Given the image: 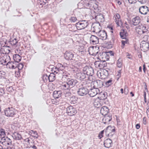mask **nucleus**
I'll return each instance as SVG.
<instances>
[{
    "label": "nucleus",
    "instance_id": "55",
    "mask_svg": "<svg viewBox=\"0 0 149 149\" xmlns=\"http://www.w3.org/2000/svg\"><path fill=\"white\" fill-rule=\"evenodd\" d=\"M120 16L119 14H116V16H115V19H120Z\"/></svg>",
    "mask_w": 149,
    "mask_h": 149
},
{
    "label": "nucleus",
    "instance_id": "16",
    "mask_svg": "<svg viewBox=\"0 0 149 149\" xmlns=\"http://www.w3.org/2000/svg\"><path fill=\"white\" fill-rule=\"evenodd\" d=\"M88 93V91L87 89L84 88H80L78 91V94L81 96L86 95Z\"/></svg>",
    "mask_w": 149,
    "mask_h": 149
},
{
    "label": "nucleus",
    "instance_id": "53",
    "mask_svg": "<svg viewBox=\"0 0 149 149\" xmlns=\"http://www.w3.org/2000/svg\"><path fill=\"white\" fill-rule=\"evenodd\" d=\"M108 28H109V30H110V32L112 33H113V27L111 26H108Z\"/></svg>",
    "mask_w": 149,
    "mask_h": 149
},
{
    "label": "nucleus",
    "instance_id": "8",
    "mask_svg": "<svg viewBox=\"0 0 149 149\" xmlns=\"http://www.w3.org/2000/svg\"><path fill=\"white\" fill-rule=\"evenodd\" d=\"M10 60V57L8 55H3L0 58V64L3 65H6V63L8 62Z\"/></svg>",
    "mask_w": 149,
    "mask_h": 149
},
{
    "label": "nucleus",
    "instance_id": "44",
    "mask_svg": "<svg viewBox=\"0 0 149 149\" xmlns=\"http://www.w3.org/2000/svg\"><path fill=\"white\" fill-rule=\"evenodd\" d=\"M5 132L2 129H0V137H4L5 135Z\"/></svg>",
    "mask_w": 149,
    "mask_h": 149
},
{
    "label": "nucleus",
    "instance_id": "22",
    "mask_svg": "<svg viewBox=\"0 0 149 149\" xmlns=\"http://www.w3.org/2000/svg\"><path fill=\"white\" fill-rule=\"evenodd\" d=\"M102 82L98 80L94 81L91 83V86H92L93 88H97L100 86V84Z\"/></svg>",
    "mask_w": 149,
    "mask_h": 149
},
{
    "label": "nucleus",
    "instance_id": "19",
    "mask_svg": "<svg viewBox=\"0 0 149 149\" xmlns=\"http://www.w3.org/2000/svg\"><path fill=\"white\" fill-rule=\"evenodd\" d=\"M109 109L108 108L105 106L102 107L100 109V113L103 115H106L109 112Z\"/></svg>",
    "mask_w": 149,
    "mask_h": 149
},
{
    "label": "nucleus",
    "instance_id": "24",
    "mask_svg": "<svg viewBox=\"0 0 149 149\" xmlns=\"http://www.w3.org/2000/svg\"><path fill=\"white\" fill-rule=\"evenodd\" d=\"M13 138L15 139L20 140L22 139V135L19 133L14 132L12 135Z\"/></svg>",
    "mask_w": 149,
    "mask_h": 149
},
{
    "label": "nucleus",
    "instance_id": "30",
    "mask_svg": "<svg viewBox=\"0 0 149 149\" xmlns=\"http://www.w3.org/2000/svg\"><path fill=\"white\" fill-rule=\"evenodd\" d=\"M45 77V78H46V77L48 78L50 82H52L55 79V75L54 74L51 73L48 77H47V75L44 76L43 78H44Z\"/></svg>",
    "mask_w": 149,
    "mask_h": 149
},
{
    "label": "nucleus",
    "instance_id": "47",
    "mask_svg": "<svg viewBox=\"0 0 149 149\" xmlns=\"http://www.w3.org/2000/svg\"><path fill=\"white\" fill-rule=\"evenodd\" d=\"M4 94L5 91L3 89H0V96H3Z\"/></svg>",
    "mask_w": 149,
    "mask_h": 149
},
{
    "label": "nucleus",
    "instance_id": "40",
    "mask_svg": "<svg viewBox=\"0 0 149 149\" xmlns=\"http://www.w3.org/2000/svg\"><path fill=\"white\" fill-rule=\"evenodd\" d=\"M115 22L118 26H122L123 22L121 19H116Z\"/></svg>",
    "mask_w": 149,
    "mask_h": 149
},
{
    "label": "nucleus",
    "instance_id": "31",
    "mask_svg": "<svg viewBox=\"0 0 149 149\" xmlns=\"http://www.w3.org/2000/svg\"><path fill=\"white\" fill-rule=\"evenodd\" d=\"M98 33L100 39L105 40L107 38V33L104 31H100Z\"/></svg>",
    "mask_w": 149,
    "mask_h": 149
},
{
    "label": "nucleus",
    "instance_id": "29",
    "mask_svg": "<svg viewBox=\"0 0 149 149\" xmlns=\"http://www.w3.org/2000/svg\"><path fill=\"white\" fill-rule=\"evenodd\" d=\"M112 143V141L111 139H107L104 141V145L105 147L109 148L111 147Z\"/></svg>",
    "mask_w": 149,
    "mask_h": 149
},
{
    "label": "nucleus",
    "instance_id": "63",
    "mask_svg": "<svg viewBox=\"0 0 149 149\" xmlns=\"http://www.w3.org/2000/svg\"><path fill=\"white\" fill-rule=\"evenodd\" d=\"M146 22L149 24V19H146Z\"/></svg>",
    "mask_w": 149,
    "mask_h": 149
},
{
    "label": "nucleus",
    "instance_id": "36",
    "mask_svg": "<svg viewBox=\"0 0 149 149\" xmlns=\"http://www.w3.org/2000/svg\"><path fill=\"white\" fill-rule=\"evenodd\" d=\"M13 58L14 61L17 62H19L21 59V57L18 54L14 55L13 56Z\"/></svg>",
    "mask_w": 149,
    "mask_h": 149
},
{
    "label": "nucleus",
    "instance_id": "5",
    "mask_svg": "<svg viewBox=\"0 0 149 149\" xmlns=\"http://www.w3.org/2000/svg\"><path fill=\"white\" fill-rule=\"evenodd\" d=\"M4 113L7 117H12L15 114V110L12 107H8L5 109Z\"/></svg>",
    "mask_w": 149,
    "mask_h": 149
},
{
    "label": "nucleus",
    "instance_id": "51",
    "mask_svg": "<svg viewBox=\"0 0 149 149\" xmlns=\"http://www.w3.org/2000/svg\"><path fill=\"white\" fill-rule=\"evenodd\" d=\"M136 0H128L129 2L131 3H135L136 2Z\"/></svg>",
    "mask_w": 149,
    "mask_h": 149
},
{
    "label": "nucleus",
    "instance_id": "49",
    "mask_svg": "<svg viewBox=\"0 0 149 149\" xmlns=\"http://www.w3.org/2000/svg\"><path fill=\"white\" fill-rule=\"evenodd\" d=\"M112 80L110 79L105 82V84L107 86H109L111 84Z\"/></svg>",
    "mask_w": 149,
    "mask_h": 149
},
{
    "label": "nucleus",
    "instance_id": "56",
    "mask_svg": "<svg viewBox=\"0 0 149 149\" xmlns=\"http://www.w3.org/2000/svg\"><path fill=\"white\" fill-rule=\"evenodd\" d=\"M143 123L144 125H146V120L145 117H144L143 118Z\"/></svg>",
    "mask_w": 149,
    "mask_h": 149
},
{
    "label": "nucleus",
    "instance_id": "4",
    "mask_svg": "<svg viewBox=\"0 0 149 149\" xmlns=\"http://www.w3.org/2000/svg\"><path fill=\"white\" fill-rule=\"evenodd\" d=\"M115 132V128L114 126H109L105 130L106 135L108 136H111L114 134Z\"/></svg>",
    "mask_w": 149,
    "mask_h": 149
},
{
    "label": "nucleus",
    "instance_id": "32",
    "mask_svg": "<svg viewBox=\"0 0 149 149\" xmlns=\"http://www.w3.org/2000/svg\"><path fill=\"white\" fill-rule=\"evenodd\" d=\"M29 134L35 139H37L39 136L38 135L36 131L30 130L29 131Z\"/></svg>",
    "mask_w": 149,
    "mask_h": 149
},
{
    "label": "nucleus",
    "instance_id": "41",
    "mask_svg": "<svg viewBox=\"0 0 149 149\" xmlns=\"http://www.w3.org/2000/svg\"><path fill=\"white\" fill-rule=\"evenodd\" d=\"M69 87L70 86L67 83L64 84L61 86V88L64 90L68 89Z\"/></svg>",
    "mask_w": 149,
    "mask_h": 149
},
{
    "label": "nucleus",
    "instance_id": "23",
    "mask_svg": "<svg viewBox=\"0 0 149 149\" xmlns=\"http://www.w3.org/2000/svg\"><path fill=\"white\" fill-rule=\"evenodd\" d=\"M107 93L105 92H101L98 95L97 98L101 100H104L107 97Z\"/></svg>",
    "mask_w": 149,
    "mask_h": 149
},
{
    "label": "nucleus",
    "instance_id": "59",
    "mask_svg": "<svg viewBox=\"0 0 149 149\" xmlns=\"http://www.w3.org/2000/svg\"><path fill=\"white\" fill-rule=\"evenodd\" d=\"M146 113L148 117L149 118V108L147 109Z\"/></svg>",
    "mask_w": 149,
    "mask_h": 149
},
{
    "label": "nucleus",
    "instance_id": "35",
    "mask_svg": "<svg viewBox=\"0 0 149 149\" xmlns=\"http://www.w3.org/2000/svg\"><path fill=\"white\" fill-rule=\"evenodd\" d=\"M120 35L122 39H126L127 34L126 31L124 30H122L120 33Z\"/></svg>",
    "mask_w": 149,
    "mask_h": 149
},
{
    "label": "nucleus",
    "instance_id": "28",
    "mask_svg": "<svg viewBox=\"0 0 149 149\" xmlns=\"http://www.w3.org/2000/svg\"><path fill=\"white\" fill-rule=\"evenodd\" d=\"M93 104L94 106L97 108L99 107L102 105L101 100L97 98L95 99Z\"/></svg>",
    "mask_w": 149,
    "mask_h": 149
},
{
    "label": "nucleus",
    "instance_id": "17",
    "mask_svg": "<svg viewBox=\"0 0 149 149\" xmlns=\"http://www.w3.org/2000/svg\"><path fill=\"white\" fill-rule=\"evenodd\" d=\"M10 52V48L7 46H3L0 50V53L1 54L4 55H7Z\"/></svg>",
    "mask_w": 149,
    "mask_h": 149
},
{
    "label": "nucleus",
    "instance_id": "45",
    "mask_svg": "<svg viewBox=\"0 0 149 149\" xmlns=\"http://www.w3.org/2000/svg\"><path fill=\"white\" fill-rule=\"evenodd\" d=\"M23 66L24 65L20 63L18 65L17 67L19 70H21L23 68Z\"/></svg>",
    "mask_w": 149,
    "mask_h": 149
},
{
    "label": "nucleus",
    "instance_id": "25",
    "mask_svg": "<svg viewBox=\"0 0 149 149\" xmlns=\"http://www.w3.org/2000/svg\"><path fill=\"white\" fill-rule=\"evenodd\" d=\"M90 41L93 44H96L98 43L99 39L97 37L94 35H92L90 37Z\"/></svg>",
    "mask_w": 149,
    "mask_h": 149
},
{
    "label": "nucleus",
    "instance_id": "7",
    "mask_svg": "<svg viewBox=\"0 0 149 149\" xmlns=\"http://www.w3.org/2000/svg\"><path fill=\"white\" fill-rule=\"evenodd\" d=\"M66 113L69 115L72 116L77 113V111L75 108L72 106H70L66 109Z\"/></svg>",
    "mask_w": 149,
    "mask_h": 149
},
{
    "label": "nucleus",
    "instance_id": "57",
    "mask_svg": "<svg viewBox=\"0 0 149 149\" xmlns=\"http://www.w3.org/2000/svg\"><path fill=\"white\" fill-rule=\"evenodd\" d=\"M122 45H123V47H124V46L125 45V44L127 42L126 41L122 40L121 42Z\"/></svg>",
    "mask_w": 149,
    "mask_h": 149
},
{
    "label": "nucleus",
    "instance_id": "27",
    "mask_svg": "<svg viewBox=\"0 0 149 149\" xmlns=\"http://www.w3.org/2000/svg\"><path fill=\"white\" fill-rule=\"evenodd\" d=\"M6 65L7 67L10 69H14L17 67V64L16 63L13 62L8 61Z\"/></svg>",
    "mask_w": 149,
    "mask_h": 149
},
{
    "label": "nucleus",
    "instance_id": "34",
    "mask_svg": "<svg viewBox=\"0 0 149 149\" xmlns=\"http://www.w3.org/2000/svg\"><path fill=\"white\" fill-rule=\"evenodd\" d=\"M61 91H55L53 93V96L55 98H58L61 96Z\"/></svg>",
    "mask_w": 149,
    "mask_h": 149
},
{
    "label": "nucleus",
    "instance_id": "62",
    "mask_svg": "<svg viewBox=\"0 0 149 149\" xmlns=\"http://www.w3.org/2000/svg\"><path fill=\"white\" fill-rule=\"evenodd\" d=\"M126 90H127V91L126 92V93H125L126 90H125V94H126V95L127 94L128 92V90L127 89Z\"/></svg>",
    "mask_w": 149,
    "mask_h": 149
},
{
    "label": "nucleus",
    "instance_id": "46",
    "mask_svg": "<svg viewBox=\"0 0 149 149\" xmlns=\"http://www.w3.org/2000/svg\"><path fill=\"white\" fill-rule=\"evenodd\" d=\"M17 41L16 39L15 38L14 39H13L12 41H11V44L13 45H15L17 44Z\"/></svg>",
    "mask_w": 149,
    "mask_h": 149
},
{
    "label": "nucleus",
    "instance_id": "50",
    "mask_svg": "<svg viewBox=\"0 0 149 149\" xmlns=\"http://www.w3.org/2000/svg\"><path fill=\"white\" fill-rule=\"evenodd\" d=\"M147 0H138V1L141 4H144L146 2Z\"/></svg>",
    "mask_w": 149,
    "mask_h": 149
},
{
    "label": "nucleus",
    "instance_id": "15",
    "mask_svg": "<svg viewBox=\"0 0 149 149\" xmlns=\"http://www.w3.org/2000/svg\"><path fill=\"white\" fill-rule=\"evenodd\" d=\"M104 116L102 120V122L105 124H108L111 120V116L110 114Z\"/></svg>",
    "mask_w": 149,
    "mask_h": 149
},
{
    "label": "nucleus",
    "instance_id": "61",
    "mask_svg": "<svg viewBox=\"0 0 149 149\" xmlns=\"http://www.w3.org/2000/svg\"><path fill=\"white\" fill-rule=\"evenodd\" d=\"M143 70L144 72L145 73L146 69H145V65L144 64L143 65Z\"/></svg>",
    "mask_w": 149,
    "mask_h": 149
},
{
    "label": "nucleus",
    "instance_id": "52",
    "mask_svg": "<svg viewBox=\"0 0 149 149\" xmlns=\"http://www.w3.org/2000/svg\"><path fill=\"white\" fill-rule=\"evenodd\" d=\"M121 76V70H119L118 72V74H117V76L118 77V79Z\"/></svg>",
    "mask_w": 149,
    "mask_h": 149
},
{
    "label": "nucleus",
    "instance_id": "13",
    "mask_svg": "<svg viewBox=\"0 0 149 149\" xmlns=\"http://www.w3.org/2000/svg\"><path fill=\"white\" fill-rule=\"evenodd\" d=\"M83 71L87 75L92 76L93 73V68L90 67L86 66L83 69Z\"/></svg>",
    "mask_w": 149,
    "mask_h": 149
},
{
    "label": "nucleus",
    "instance_id": "3",
    "mask_svg": "<svg viewBox=\"0 0 149 149\" xmlns=\"http://www.w3.org/2000/svg\"><path fill=\"white\" fill-rule=\"evenodd\" d=\"M88 25V22L86 20L80 21L76 24V26L78 30H80L84 29Z\"/></svg>",
    "mask_w": 149,
    "mask_h": 149
},
{
    "label": "nucleus",
    "instance_id": "2",
    "mask_svg": "<svg viewBox=\"0 0 149 149\" xmlns=\"http://www.w3.org/2000/svg\"><path fill=\"white\" fill-rule=\"evenodd\" d=\"M98 77L101 79H104L108 77V71L105 69H100L97 72Z\"/></svg>",
    "mask_w": 149,
    "mask_h": 149
},
{
    "label": "nucleus",
    "instance_id": "18",
    "mask_svg": "<svg viewBox=\"0 0 149 149\" xmlns=\"http://www.w3.org/2000/svg\"><path fill=\"white\" fill-rule=\"evenodd\" d=\"M99 90L97 88L91 89L89 92V95L91 97H94L99 92Z\"/></svg>",
    "mask_w": 149,
    "mask_h": 149
},
{
    "label": "nucleus",
    "instance_id": "11",
    "mask_svg": "<svg viewBox=\"0 0 149 149\" xmlns=\"http://www.w3.org/2000/svg\"><path fill=\"white\" fill-rule=\"evenodd\" d=\"M99 51V48L98 47L92 46L89 47L88 49V52L89 54L91 55H95L97 54Z\"/></svg>",
    "mask_w": 149,
    "mask_h": 149
},
{
    "label": "nucleus",
    "instance_id": "42",
    "mask_svg": "<svg viewBox=\"0 0 149 149\" xmlns=\"http://www.w3.org/2000/svg\"><path fill=\"white\" fill-rule=\"evenodd\" d=\"M95 19H104V17L103 14L99 13L95 16Z\"/></svg>",
    "mask_w": 149,
    "mask_h": 149
},
{
    "label": "nucleus",
    "instance_id": "6",
    "mask_svg": "<svg viewBox=\"0 0 149 149\" xmlns=\"http://www.w3.org/2000/svg\"><path fill=\"white\" fill-rule=\"evenodd\" d=\"M140 48L144 52L148 51L149 49L148 42L145 41H142L140 44Z\"/></svg>",
    "mask_w": 149,
    "mask_h": 149
},
{
    "label": "nucleus",
    "instance_id": "12",
    "mask_svg": "<svg viewBox=\"0 0 149 149\" xmlns=\"http://www.w3.org/2000/svg\"><path fill=\"white\" fill-rule=\"evenodd\" d=\"M95 65L97 68L101 69L105 67L106 65L105 61H96L95 63Z\"/></svg>",
    "mask_w": 149,
    "mask_h": 149
},
{
    "label": "nucleus",
    "instance_id": "26",
    "mask_svg": "<svg viewBox=\"0 0 149 149\" xmlns=\"http://www.w3.org/2000/svg\"><path fill=\"white\" fill-rule=\"evenodd\" d=\"M74 56V55L70 52H66L64 54V57L67 60H71Z\"/></svg>",
    "mask_w": 149,
    "mask_h": 149
},
{
    "label": "nucleus",
    "instance_id": "39",
    "mask_svg": "<svg viewBox=\"0 0 149 149\" xmlns=\"http://www.w3.org/2000/svg\"><path fill=\"white\" fill-rule=\"evenodd\" d=\"M116 65L118 68H121L122 67V61L120 58H119L117 60L116 63Z\"/></svg>",
    "mask_w": 149,
    "mask_h": 149
},
{
    "label": "nucleus",
    "instance_id": "37",
    "mask_svg": "<svg viewBox=\"0 0 149 149\" xmlns=\"http://www.w3.org/2000/svg\"><path fill=\"white\" fill-rule=\"evenodd\" d=\"M130 22L132 24L136 25L140 22V21L139 19H131Z\"/></svg>",
    "mask_w": 149,
    "mask_h": 149
},
{
    "label": "nucleus",
    "instance_id": "58",
    "mask_svg": "<svg viewBox=\"0 0 149 149\" xmlns=\"http://www.w3.org/2000/svg\"><path fill=\"white\" fill-rule=\"evenodd\" d=\"M140 125L139 124H137L136 125V129H139L140 128Z\"/></svg>",
    "mask_w": 149,
    "mask_h": 149
},
{
    "label": "nucleus",
    "instance_id": "43",
    "mask_svg": "<svg viewBox=\"0 0 149 149\" xmlns=\"http://www.w3.org/2000/svg\"><path fill=\"white\" fill-rule=\"evenodd\" d=\"M5 72L3 71H0V79H5Z\"/></svg>",
    "mask_w": 149,
    "mask_h": 149
},
{
    "label": "nucleus",
    "instance_id": "54",
    "mask_svg": "<svg viewBox=\"0 0 149 149\" xmlns=\"http://www.w3.org/2000/svg\"><path fill=\"white\" fill-rule=\"evenodd\" d=\"M24 141L25 142H26L27 144H29V138H26L24 140Z\"/></svg>",
    "mask_w": 149,
    "mask_h": 149
},
{
    "label": "nucleus",
    "instance_id": "33",
    "mask_svg": "<svg viewBox=\"0 0 149 149\" xmlns=\"http://www.w3.org/2000/svg\"><path fill=\"white\" fill-rule=\"evenodd\" d=\"M69 86L75 85L77 83V81L76 79H71L68 80L67 82Z\"/></svg>",
    "mask_w": 149,
    "mask_h": 149
},
{
    "label": "nucleus",
    "instance_id": "20",
    "mask_svg": "<svg viewBox=\"0 0 149 149\" xmlns=\"http://www.w3.org/2000/svg\"><path fill=\"white\" fill-rule=\"evenodd\" d=\"M139 11L142 14L146 15L148 11V8L147 6H143L139 8Z\"/></svg>",
    "mask_w": 149,
    "mask_h": 149
},
{
    "label": "nucleus",
    "instance_id": "60",
    "mask_svg": "<svg viewBox=\"0 0 149 149\" xmlns=\"http://www.w3.org/2000/svg\"><path fill=\"white\" fill-rule=\"evenodd\" d=\"M142 71V67L141 66H140L139 68V72H141Z\"/></svg>",
    "mask_w": 149,
    "mask_h": 149
},
{
    "label": "nucleus",
    "instance_id": "9",
    "mask_svg": "<svg viewBox=\"0 0 149 149\" xmlns=\"http://www.w3.org/2000/svg\"><path fill=\"white\" fill-rule=\"evenodd\" d=\"M74 71L78 79L82 80L85 78V73L81 72L79 69L77 68L74 70Z\"/></svg>",
    "mask_w": 149,
    "mask_h": 149
},
{
    "label": "nucleus",
    "instance_id": "14",
    "mask_svg": "<svg viewBox=\"0 0 149 149\" xmlns=\"http://www.w3.org/2000/svg\"><path fill=\"white\" fill-rule=\"evenodd\" d=\"M0 142L3 145L5 146L9 145L11 144V141L10 139L7 137L4 136L1 139Z\"/></svg>",
    "mask_w": 149,
    "mask_h": 149
},
{
    "label": "nucleus",
    "instance_id": "38",
    "mask_svg": "<svg viewBox=\"0 0 149 149\" xmlns=\"http://www.w3.org/2000/svg\"><path fill=\"white\" fill-rule=\"evenodd\" d=\"M77 98L75 96H73L71 97L70 99V103L72 104H75L77 102Z\"/></svg>",
    "mask_w": 149,
    "mask_h": 149
},
{
    "label": "nucleus",
    "instance_id": "1",
    "mask_svg": "<svg viewBox=\"0 0 149 149\" xmlns=\"http://www.w3.org/2000/svg\"><path fill=\"white\" fill-rule=\"evenodd\" d=\"M135 31L137 34L141 35L148 33L149 32V28L144 25L141 24L136 27Z\"/></svg>",
    "mask_w": 149,
    "mask_h": 149
},
{
    "label": "nucleus",
    "instance_id": "48",
    "mask_svg": "<svg viewBox=\"0 0 149 149\" xmlns=\"http://www.w3.org/2000/svg\"><path fill=\"white\" fill-rule=\"evenodd\" d=\"M104 132V130H102L101 131L100 133H99V135H98V137L100 139L101 138L103 137V134Z\"/></svg>",
    "mask_w": 149,
    "mask_h": 149
},
{
    "label": "nucleus",
    "instance_id": "64",
    "mask_svg": "<svg viewBox=\"0 0 149 149\" xmlns=\"http://www.w3.org/2000/svg\"><path fill=\"white\" fill-rule=\"evenodd\" d=\"M6 149H13L10 147H8Z\"/></svg>",
    "mask_w": 149,
    "mask_h": 149
},
{
    "label": "nucleus",
    "instance_id": "21",
    "mask_svg": "<svg viewBox=\"0 0 149 149\" xmlns=\"http://www.w3.org/2000/svg\"><path fill=\"white\" fill-rule=\"evenodd\" d=\"M58 68L57 69L58 70V72H56L57 73H58L60 74L61 75L63 76V74L64 72L63 70L65 69L64 67L61 64H58L57 65Z\"/></svg>",
    "mask_w": 149,
    "mask_h": 149
},
{
    "label": "nucleus",
    "instance_id": "10",
    "mask_svg": "<svg viewBox=\"0 0 149 149\" xmlns=\"http://www.w3.org/2000/svg\"><path fill=\"white\" fill-rule=\"evenodd\" d=\"M100 25L99 22H96L92 24L91 30L93 32L98 33L100 31Z\"/></svg>",
    "mask_w": 149,
    "mask_h": 149
}]
</instances>
